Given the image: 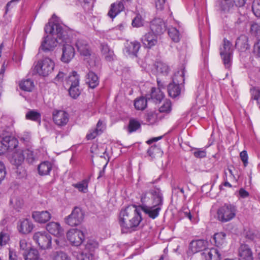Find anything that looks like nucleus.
Here are the masks:
<instances>
[{
    "label": "nucleus",
    "mask_w": 260,
    "mask_h": 260,
    "mask_svg": "<svg viewBox=\"0 0 260 260\" xmlns=\"http://www.w3.org/2000/svg\"><path fill=\"white\" fill-rule=\"evenodd\" d=\"M240 156L241 160L243 162L244 167L247 166V165L248 164V158L247 151L245 150L242 151L240 153Z\"/></svg>",
    "instance_id": "57"
},
{
    "label": "nucleus",
    "mask_w": 260,
    "mask_h": 260,
    "mask_svg": "<svg viewBox=\"0 0 260 260\" xmlns=\"http://www.w3.org/2000/svg\"><path fill=\"white\" fill-rule=\"evenodd\" d=\"M147 153L150 157H154L156 154L161 153V150L156 145H153L148 149Z\"/></svg>",
    "instance_id": "45"
},
{
    "label": "nucleus",
    "mask_w": 260,
    "mask_h": 260,
    "mask_svg": "<svg viewBox=\"0 0 260 260\" xmlns=\"http://www.w3.org/2000/svg\"><path fill=\"white\" fill-rule=\"evenodd\" d=\"M226 234L224 232H219L214 234L213 241L215 245L219 248H223L226 245Z\"/></svg>",
    "instance_id": "25"
},
{
    "label": "nucleus",
    "mask_w": 260,
    "mask_h": 260,
    "mask_svg": "<svg viewBox=\"0 0 260 260\" xmlns=\"http://www.w3.org/2000/svg\"><path fill=\"white\" fill-rule=\"evenodd\" d=\"M45 32L49 35L45 38L44 40L42 42L40 49L45 53L51 52L57 44H60L61 40H59L57 36L55 27L52 32H46V31Z\"/></svg>",
    "instance_id": "5"
},
{
    "label": "nucleus",
    "mask_w": 260,
    "mask_h": 260,
    "mask_svg": "<svg viewBox=\"0 0 260 260\" xmlns=\"http://www.w3.org/2000/svg\"><path fill=\"white\" fill-rule=\"evenodd\" d=\"M78 260H93V256L92 252L84 250L77 256Z\"/></svg>",
    "instance_id": "43"
},
{
    "label": "nucleus",
    "mask_w": 260,
    "mask_h": 260,
    "mask_svg": "<svg viewBox=\"0 0 260 260\" xmlns=\"http://www.w3.org/2000/svg\"><path fill=\"white\" fill-rule=\"evenodd\" d=\"M22 255L25 260H41L39 251L35 248H29L28 250L24 251Z\"/></svg>",
    "instance_id": "23"
},
{
    "label": "nucleus",
    "mask_w": 260,
    "mask_h": 260,
    "mask_svg": "<svg viewBox=\"0 0 260 260\" xmlns=\"http://www.w3.org/2000/svg\"><path fill=\"white\" fill-rule=\"evenodd\" d=\"M20 88L24 91L30 92L35 87L32 80L29 79L21 81L19 83Z\"/></svg>",
    "instance_id": "34"
},
{
    "label": "nucleus",
    "mask_w": 260,
    "mask_h": 260,
    "mask_svg": "<svg viewBox=\"0 0 260 260\" xmlns=\"http://www.w3.org/2000/svg\"><path fill=\"white\" fill-rule=\"evenodd\" d=\"M53 119L55 124L59 126H63L68 123L69 115L64 111H55L53 113Z\"/></svg>",
    "instance_id": "17"
},
{
    "label": "nucleus",
    "mask_w": 260,
    "mask_h": 260,
    "mask_svg": "<svg viewBox=\"0 0 260 260\" xmlns=\"http://www.w3.org/2000/svg\"><path fill=\"white\" fill-rule=\"evenodd\" d=\"M237 212L236 206L231 204H225L217 210V219L222 222H226L233 219Z\"/></svg>",
    "instance_id": "4"
},
{
    "label": "nucleus",
    "mask_w": 260,
    "mask_h": 260,
    "mask_svg": "<svg viewBox=\"0 0 260 260\" xmlns=\"http://www.w3.org/2000/svg\"><path fill=\"white\" fill-rule=\"evenodd\" d=\"M239 255L242 260H253L252 253L246 244H242L239 249Z\"/></svg>",
    "instance_id": "22"
},
{
    "label": "nucleus",
    "mask_w": 260,
    "mask_h": 260,
    "mask_svg": "<svg viewBox=\"0 0 260 260\" xmlns=\"http://www.w3.org/2000/svg\"><path fill=\"white\" fill-rule=\"evenodd\" d=\"M141 127L140 123L135 119H131L127 126V131L129 133L136 132Z\"/></svg>",
    "instance_id": "38"
},
{
    "label": "nucleus",
    "mask_w": 260,
    "mask_h": 260,
    "mask_svg": "<svg viewBox=\"0 0 260 260\" xmlns=\"http://www.w3.org/2000/svg\"><path fill=\"white\" fill-rule=\"evenodd\" d=\"M28 163L32 164L38 159V156L37 152L30 149L24 150V157Z\"/></svg>",
    "instance_id": "35"
},
{
    "label": "nucleus",
    "mask_w": 260,
    "mask_h": 260,
    "mask_svg": "<svg viewBox=\"0 0 260 260\" xmlns=\"http://www.w3.org/2000/svg\"><path fill=\"white\" fill-rule=\"evenodd\" d=\"M10 205L15 210L19 211L23 205V200L18 197H13L11 198Z\"/></svg>",
    "instance_id": "36"
},
{
    "label": "nucleus",
    "mask_w": 260,
    "mask_h": 260,
    "mask_svg": "<svg viewBox=\"0 0 260 260\" xmlns=\"http://www.w3.org/2000/svg\"><path fill=\"white\" fill-rule=\"evenodd\" d=\"M254 52L260 57V39L254 45Z\"/></svg>",
    "instance_id": "62"
},
{
    "label": "nucleus",
    "mask_w": 260,
    "mask_h": 260,
    "mask_svg": "<svg viewBox=\"0 0 260 260\" xmlns=\"http://www.w3.org/2000/svg\"><path fill=\"white\" fill-rule=\"evenodd\" d=\"M27 246V243L25 239H21L20 240L19 247L20 249L24 250V251L28 250L29 248Z\"/></svg>",
    "instance_id": "59"
},
{
    "label": "nucleus",
    "mask_w": 260,
    "mask_h": 260,
    "mask_svg": "<svg viewBox=\"0 0 260 260\" xmlns=\"http://www.w3.org/2000/svg\"><path fill=\"white\" fill-rule=\"evenodd\" d=\"M234 5L236 7L242 8L244 6L247 0H233Z\"/></svg>",
    "instance_id": "61"
},
{
    "label": "nucleus",
    "mask_w": 260,
    "mask_h": 260,
    "mask_svg": "<svg viewBox=\"0 0 260 260\" xmlns=\"http://www.w3.org/2000/svg\"><path fill=\"white\" fill-rule=\"evenodd\" d=\"M33 239L41 249L51 248L52 238L51 236L46 232H37L34 234Z\"/></svg>",
    "instance_id": "9"
},
{
    "label": "nucleus",
    "mask_w": 260,
    "mask_h": 260,
    "mask_svg": "<svg viewBox=\"0 0 260 260\" xmlns=\"http://www.w3.org/2000/svg\"><path fill=\"white\" fill-rule=\"evenodd\" d=\"M9 240V235L7 233L2 232L0 234V245L3 246L6 244Z\"/></svg>",
    "instance_id": "56"
},
{
    "label": "nucleus",
    "mask_w": 260,
    "mask_h": 260,
    "mask_svg": "<svg viewBox=\"0 0 260 260\" xmlns=\"http://www.w3.org/2000/svg\"><path fill=\"white\" fill-rule=\"evenodd\" d=\"M145 118L148 122L152 124L155 122L156 119V115L154 113L150 112L146 115Z\"/></svg>",
    "instance_id": "53"
},
{
    "label": "nucleus",
    "mask_w": 260,
    "mask_h": 260,
    "mask_svg": "<svg viewBox=\"0 0 260 260\" xmlns=\"http://www.w3.org/2000/svg\"><path fill=\"white\" fill-rule=\"evenodd\" d=\"M207 241L204 240H197L192 241L189 244V249L193 253H197L201 251L206 250Z\"/></svg>",
    "instance_id": "20"
},
{
    "label": "nucleus",
    "mask_w": 260,
    "mask_h": 260,
    "mask_svg": "<svg viewBox=\"0 0 260 260\" xmlns=\"http://www.w3.org/2000/svg\"><path fill=\"white\" fill-rule=\"evenodd\" d=\"M84 218V212L82 209L78 207H75L71 213L64 218L66 223L71 226L80 225Z\"/></svg>",
    "instance_id": "8"
},
{
    "label": "nucleus",
    "mask_w": 260,
    "mask_h": 260,
    "mask_svg": "<svg viewBox=\"0 0 260 260\" xmlns=\"http://www.w3.org/2000/svg\"><path fill=\"white\" fill-rule=\"evenodd\" d=\"M193 154L196 157L201 158L206 157V151L203 148H194Z\"/></svg>",
    "instance_id": "48"
},
{
    "label": "nucleus",
    "mask_w": 260,
    "mask_h": 260,
    "mask_svg": "<svg viewBox=\"0 0 260 260\" xmlns=\"http://www.w3.org/2000/svg\"><path fill=\"white\" fill-rule=\"evenodd\" d=\"M184 68L175 73L172 82L168 85V92L170 97L175 98L180 95L181 92L180 84L184 83Z\"/></svg>",
    "instance_id": "3"
},
{
    "label": "nucleus",
    "mask_w": 260,
    "mask_h": 260,
    "mask_svg": "<svg viewBox=\"0 0 260 260\" xmlns=\"http://www.w3.org/2000/svg\"><path fill=\"white\" fill-rule=\"evenodd\" d=\"M76 46L80 54L84 57V60H88L91 56L93 57L90 47L86 41L78 40L76 43Z\"/></svg>",
    "instance_id": "13"
},
{
    "label": "nucleus",
    "mask_w": 260,
    "mask_h": 260,
    "mask_svg": "<svg viewBox=\"0 0 260 260\" xmlns=\"http://www.w3.org/2000/svg\"><path fill=\"white\" fill-rule=\"evenodd\" d=\"M150 101L153 102V101L151 99L150 94L147 95L146 98L141 96L137 99L135 101L134 106L137 110H143L146 108L147 102Z\"/></svg>",
    "instance_id": "29"
},
{
    "label": "nucleus",
    "mask_w": 260,
    "mask_h": 260,
    "mask_svg": "<svg viewBox=\"0 0 260 260\" xmlns=\"http://www.w3.org/2000/svg\"><path fill=\"white\" fill-rule=\"evenodd\" d=\"M204 255L205 260H220V254L219 251L216 248H212L206 250L202 253Z\"/></svg>",
    "instance_id": "26"
},
{
    "label": "nucleus",
    "mask_w": 260,
    "mask_h": 260,
    "mask_svg": "<svg viewBox=\"0 0 260 260\" xmlns=\"http://www.w3.org/2000/svg\"><path fill=\"white\" fill-rule=\"evenodd\" d=\"M52 169V164L48 161L41 162L38 167L39 174L41 176L49 175Z\"/></svg>",
    "instance_id": "30"
},
{
    "label": "nucleus",
    "mask_w": 260,
    "mask_h": 260,
    "mask_svg": "<svg viewBox=\"0 0 260 260\" xmlns=\"http://www.w3.org/2000/svg\"><path fill=\"white\" fill-rule=\"evenodd\" d=\"M6 175V167L4 163L0 161V184L4 180Z\"/></svg>",
    "instance_id": "54"
},
{
    "label": "nucleus",
    "mask_w": 260,
    "mask_h": 260,
    "mask_svg": "<svg viewBox=\"0 0 260 260\" xmlns=\"http://www.w3.org/2000/svg\"><path fill=\"white\" fill-rule=\"evenodd\" d=\"M252 10L255 16L260 17V1L257 0L253 2Z\"/></svg>",
    "instance_id": "46"
},
{
    "label": "nucleus",
    "mask_w": 260,
    "mask_h": 260,
    "mask_svg": "<svg viewBox=\"0 0 260 260\" xmlns=\"http://www.w3.org/2000/svg\"><path fill=\"white\" fill-rule=\"evenodd\" d=\"M55 27L57 36L61 40L60 43L62 45L61 60L65 63H68L74 58L75 54L74 48L70 44L69 29L57 23L49 22L45 25L44 30L46 32H52Z\"/></svg>",
    "instance_id": "2"
},
{
    "label": "nucleus",
    "mask_w": 260,
    "mask_h": 260,
    "mask_svg": "<svg viewBox=\"0 0 260 260\" xmlns=\"http://www.w3.org/2000/svg\"><path fill=\"white\" fill-rule=\"evenodd\" d=\"M217 4L221 14L225 17L233 13L235 9L233 0H218Z\"/></svg>",
    "instance_id": "14"
},
{
    "label": "nucleus",
    "mask_w": 260,
    "mask_h": 260,
    "mask_svg": "<svg viewBox=\"0 0 260 260\" xmlns=\"http://www.w3.org/2000/svg\"><path fill=\"white\" fill-rule=\"evenodd\" d=\"M150 28L151 32L156 35H160L166 30V25L161 18H155L150 23Z\"/></svg>",
    "instance_id": "15"
},
{
    "label": "nucleus",
    "mask_w": 260,
    "mask_h": 260,
    "mask_svg": "<svg viewBox=\"0 0 260 260\" xmlns=\"http://www.w3.org/2000/svg\"><path fill=\"white\" fill-rule=\"evenodd\" d=\"M86 83L91 88H95L99 84L98 76L92 71H89L86 76Z\"/></svg>",
    "instance_id": "28"
},
{
    "label": "nucleus",
    "mask_w": 260,
    "mask_h": 260,
    "mask_svg": "<svg viewBox=\"0 0 260 260\" xmlns=\"http://www.w3.org/2000/svg\"><path fill=\"white\" fill-rule=\"evenodd\" d=\"M20 141L23 142L24 144L28 142L30 140V136L28 133H26V132L24 133L23 134L20 135L18 137Z\"/></svg>",
    "instance_id": "58"
},
{
    "label": "nucleus",
    "mask_w": 260,
    "mask_h": 260,
    "mask_svg": "<svg viewBox=\"0 0 260 260\" xmlns=\"http://www.w3.org/2000/svg\"><path fill=\"white\" fill-rule=\"evenodd\" d=\"M24 151H17L14 153L12 162L15 166L21 165L24 160Z\"/></svg>",
    "instance_id": "33"
},
{
    "label": "nucleus",
    "mask_w": 260,
    "mask_h": 260,
    "mask_svg": "<svg viewBox=\"0 0 260 260\" xmlns=\"http://www.w3.org/2000/svg\"><path fill=\"white\" fill-rule=\"evenodd\" d=\"M233 52L232 43L224 39L222 46L220 48V54L226 68H229L231 66Z\"/></svg>",
    "instance_id": "7"
},
{
    "label": "nucleus",
    "mask_w": 260,
    "mask_h": 260,
    "mask_svg": "<svg viewBox=\"0 0 260 260\" xmlns=\"http://www.w3.org/2000/svg\"><path fill=\"white\" fill-rule=\"evenodd\" d=\"M18 140L14 137L6 136L0 141V155L5 153L9 150H13L18 146Z\"/></svg>",
    "instance_id": "11"
},
{
    "label": "nucleus",
    "mask_w": 260,
    "mask_h": 260,
    "mask_svg": "<svg viewBox=\"0 0 260 260\" xmlns=\"http://www.w3.org/2000/svg\"><path fill=\"white\" fill-rule=\"evenodd\" d=\"M141 41L145 47L151 48L158 42L157 35L151 31L149 32L142 37Z\"/></svg>",
    "instance_id": "18"
},
{
    "label": "nucleus",
    "mask_w": 260,
    "mask_h": 260,
    "mask_svg": "<svg viewBox=\"0 0 260 260\" xmlns=\"http://www.w3.org/2000/svg\"><path fill=\"white\" fill-rule=\"evenodd\" d=\"M53 260H70L67 254L62 251L54 252L52 255Z\"/></svg>",
    "instance_id": "40"
},
{
    "label": "nucleus",
    "mask_w": 260,
    "mask_h": 260,
    "mask_svg": "<svg viewBox=\"0 0 260 260\" xmlns=\"http://www.w3.org/2000/svg\"><path fill=\"white\" fill-rule=\"evenodd\" d=\"M67 82L70 84L69 89L70 95L73 99H76L80 94V91L78 88L79 78L76 72L73 71L72 75L68 77Z\"/></svg>",
    "instance_id": "10"
},
{
    "label": "nucleus",
    "mask_w": 260,
    "mask_h": 260,
    "mask_svg": "<svg viewBox=\"0 0 260 260\" xmlns=\"http://www.w3.org/2000/svg\"><path fill=\"white\" fill-rule=\"evenodd\" d=\"M248 38L245 35H241L236 40L235 47L242 52L249 48Z\"/></svg>",
    "instance_id": "27"
},
{
    "label": "nucleus",
    "mask_w": 260,
    "mask_h": 260,
    "mask_svg": "<svg viewBox=\"0 0 260 260\" xmlns=\"http://www.w3.org/2000/svg\"><path fill=\"white\" fill-rule=\"evenodd\" d=\"M26 118L34 121H40L41 114L34 110L30 111L26 114Z\"/></svg>",
    "instance_id": "44"
},
{
    "label": "nucleus",
    "mask_w": 260,
    "mask_h": 260,
    "mask_svg": "<svg viewBox=\"0 0 260 260\" xmlns=\"http://www.w3.org/2000/svg\"><path fill=\"white\" fill-rule=\"evenodd\" d=\"M132 24L134 27H139L142 26L143 22L141 16L137 15L133 20Z\"/></svg>",
    "instance_id": "55"
},
{
    "label": "nucleus",
    "mask_w": 260,
    "mask_h": 260,
    "mask_svg": "<svg viewBox=\"0 0 260 260\" xmlns=\"http://www.w3.org/2000/svg\"><path fill=\"white\" fill-rule=\"evenodd\" d=\"M158 88L152 87L151 90L150 96L154 103H159L164 99L165 95L161 91V89L165 88V85L160 81L157 79Z\"/></svg>",
    "instance_id": "16"
},
{
    "label": "nucleus",
    "mask_w": 260,
    "mask_h": 260,
    "mask_svg": "<svg viewBox=\"0 0 260 260\" xmlns=\"http://www.w3.org/2000/svg\"><path fill=\"white\" fill-rule=\"evenodd\" d=\"M67 237L71 244L75 246L80 245L85 238L83 232L77 229L69 230L67 233Z\"/></svg>",
    "instance_id": "12"
},
{
    "label": "nucleus",
    "mask_w": 260,
    "mask_h": 260,
    "mask_svg": "<svg viewBox=\"0 0 260 260\" xmlns=\"http://www.w3.org/2000/svg\"><path fill=\"white\" fill-rule=\"evenodd\" d=\"M156 70L158 73L165 75H168L170 71V69L168 66L162 62H157Z\"/></svg>",
    "instance_id": "41"
},
{
    "label": "nucleus",
    "mask_w": 260,
    "mask_h": 260,
    "mask_svg": "<svg viewBox=\"0 0 260 260\" xmlns=\"http://www.w3.org/2000/svg\"><path fill=\"white\" fill-rule=\"evenodd\" d=\"M168 35L174 42H178L179 41V32L176 28L172 27L169 28L168 29Z\"/></svg>",
    "instance_id": "42"
},
{
    "label": "nucleus",
    "mask_w": 260,
    "mask_h": 260,
    "mask_svg": "<svg viewBox=\"0 0 260 260\" xmlns=\"http://www.w3.org/2000/svg\"><path fill=\"white\" fill-rule=\"evenodd\" d=\"M98 247V243L92 239H87L85 245L84 250L92 252L95 248Z\"/></svg>",
    "instance_id": "39"
},
{
    "label": "nucleus",
    "mask_w": 260,
    "mask_h": 260,
    "mask_svg": "<svg viewBox=\"0 0 260 260\" xmlns=\"http://www.w3.org/2000/svg\"><path fill=\"white\" fill-rule=\"evenodd\" d=\"M166 0H155V6L157 10H161L164 8Z\"/></svg>",
    "instance_id": "60"
},
{
    "label": "nucleus",
    "mask_w": 260,
    "mask_h": 260,
    "mask_svg": "<svg viewBox=\"0 0 260 260\" xmlns=\"http://www.w3.org/2000/svg\"><path fill=\"white\" fill-rule=\"evenodd\" d=\"M18 228L20 233L26 234L32 231L33 224L28 219H25L20 222Z\"/></svg>",
    "instance_id": "31"
},
{
    "label": "nucleus",
    "mask_w": 260,
    "mask_h": 260,
    "mask_svg": "<svg viewBox=\"0 0 260 260\" xmlns=\"http://www.w3.org/2000/svg\"><path fill=\"white\" fill-rule=\"evenodd\" d=\"M105 57L106 59L108 61H111L114 59V54L112 50H110L108 52V53H107L104 54Z\"/></svg>",
    "instance_id": "63"
},
{
    "label": "nucleus",
    "mask_w": 260,
    "mask_h": 260,
    "mask_svg": "<svg viewBox=\"0 0 260 260\" xmlns=\"http://www.w3.org/2000/svg\"><path fill=\"white\" fill-rule=\"evenodd\" d=\"M140 47L141 45L139 42L136 41L131 42L126 47V52L129 55H133L136 56Z\"/></svg>",
    "instance_id": "32"
},
{
    "label": "nucleus",
    "mask_w": 260,
    "mask_h": 260,
    "mask_svg": "<svg viewBox=\"0 0 260 260\" xmlns=\"http://www.w3.org/2000/svg\"><path fill=\"white\" fill-rule=\"evenodd\" d=\"M141 204L127 206L119 213V223L122 233L135 231L142 220L141 211L148 217L154 219L159 215L164 203V197L161 190L153 188L143 192L141 196Z\"/></svg>",
    "instance_id": "1"
},
{
    "label": "nucleus",
    "mask_w": 260,
    "mask_h": 260,
    "mask_svg": "<svg viewBox=\"0 0 260 260\" xmlns=\"http://www.w3.org/2000/svg\"><path fill=\"white\" fill-rule=\"evenodd\" d=\"M250 31L252 34L257 37H260V24L254 23L251 25Z\"/></svg>",
    "instance_id": "49"
},
{
    "label": "nucleus",
    "mask_w": 260,
    "mask_h": 260,
    "mask_svg": "<svg viewBox=\"0 0 260 260\" xmlns=\"http://www.w3.org/2000/svg\"><path fill=\"white\" fill-rule=\"evenodd\" d=\"M54 66V62L52 59L46 57L38 61L35 69L40 75L45 77L52 73Z\"/></svg>",
    "instance_id": "6"
},
{
    "label": "nucleus",
    "mask_w": 260,
    "mask_h": 260,
    "mask_svg": "<svg viewBox=\"0 0 260 260\" xmlns=\"http://www.w3.org/2000/svg\"><path fill=\"white\" fill-rule=\"evenodd\" d=\"M102 133L101 129L95 128L94 130L90 132L89 134L86 135L87 140H92L94 139L98 135Z\"/></svg>",
    "instance_id": "51"
},
{
    "label": "nucleus",
    "mask_w": 260,
    "mask_h": 260,
    "mask_svg": "<svg viewBox=\"0 0 260 260\" xmlns=\"http://www.w3.org/2000/svg\"><path fill=\"white\" fill-rule=\"evenodd\" d=\"M32 217L37 222L45 223L51 218V214L47 211H34Z\"/></svg>",
    "instance_id": "21"
},
{
    "label": "nucleus",
    "mask_w": 260,
    "mask_h": 260,
    "mask_svg": "<svg viewBox=\"0 0 260 260\" xmlns=\"http://www.w3.org/2000/svg\"><path fill=\"white\" fill-rule=\"evenodd\" d=\"M16 166V173L17 174V177L19 178H23L26 176V170L24 167H23L21 165Z\"/></svg>",
    "instance_id": "50"
},
{
    "label": "nucleus",
    "mask_w": 260,
    "mask_h": 260,
    "mask_svg": "<svg viewBox=\"0 0 260 260\" xmlns=\"http://www.w3.org/2000/svg\"><path fill=\"white\" fill-rule=\"evenodd\" d=\"M9 260H17V256L16 252L12 249L9 250Z\"/></svg>",
    "instance_id": "64"
},
{
    "label": "nucleus",
    "mask_w": 260,
    "mask_h": 260,
    "mask_svg": "<svg viewBox=\"0 0 260 260\" xmlns=\"http://www.w3.org/2000/svg\"><path fill=\"white\" fill-rule=\"evenodd\" d=\"M252 98L257 101L260 108V88L254 89L252 92Z\"/></svg>",
    "instance_id": "52"
},
{
    "label": "nucleus",
    "mask_w": 260,
    "mask_h": 260,
    "mask_svg": "<svg viewBox=\"0 0 260 260\" xmlns=\"http://www.w3.org/2000/svg\"><path fill=\"white\" fill-rule=\"evenodd\" d=\"M124 9V6L122 2H118L111 4L110 9L108 13V16L114 18L117 15L121 12Z\"/></svg>",
    "instance_id": "24"
},
{
    "label": "nucleus",
    "mask_w": 260,
    "mask_h": 260,
    "mask_svg": "<svg viewBox=\"0 0 260 260\" xmlns=\"http://www.w3.org/2000/svg\"><path fill=\"white\" fill-rule=\"evenodd\" d=\"M171 110V102L169 100H166L159 109V111L160 113H169Z\"/></svg>",
    "instance_id": "47"
},
{
    "label": "nucleus",
    "mask_w": 260,
    "mask_h": 260,
    "mask_svg": "<svg viewBox=\"0 0 260 260\" xmlns=\"http://www.w3.org/2000/svg\"><path fill=\"white\" fill-rule=\"evenodd\" d=\"M46 229L49 233L58 238L63 235V230L57 222H50L48 223L46 225Z\"/></svg>",
    "instance_id": "19"
},
{
    "label": "nucleus",
    "mask_w": 260,
    "mask_h": 260,
    "mask_svg": "<svg viewBox=\"0 0 260 260\" xmlns=\"http://www.w3.org/2000/svg\"><path fill=\"white\" fill-rule=\"evenodd\" d=\"M89 180V178H86L80 182H78L76 184H74L73 185L75 188L78 189L79 191L83 192H86L87 190V187Z\"/></svg>",
    "instance_id": "37"
}]
</instances>
